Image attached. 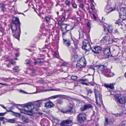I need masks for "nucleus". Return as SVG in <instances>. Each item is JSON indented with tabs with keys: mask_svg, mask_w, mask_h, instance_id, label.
I'll list each match as a JSON object with an SVG mask.
<instances>
[{
	"mask_svg": "<svg viewBox=\"0 0 126 126\" xmlns=\"http://www.w3.org/2000/svg\"><path fill=\"white\" fill-rule=\"evenodd\" d=\"M42 103L41 101L40 100L35 102L33 105L31 106L27 105L24 110H21L20 112L21 113L27 114L28 115H32L38 110V108L42 105Z\"/></svg>",
	"mask_w": 126,
	"mask_h": 126,
	"instance_id": "1",
	"label": "nucleus"
},
{
	"mask_svg": "<svg viewBox=\"0 0 126 126\" xmlns=\"http://www.w3.org/2000/svg\"><path fill=\"white\" fill-rule=\"evenodd\" d=\"M20 23L18 19L16 17L13 18L11 28L13 35L19 40L21 33Z\"/></svg>",
	"mask_w": 126,
	"mask_h": 126,
	"instance_id": "2",
	"label": "nucleus"
},
{
	"mask_svg": "<svg viewBox=\"0 0 126 126\" xmlns=\"http://www.w3.org/2000/svg\"><path fill=\"white\" fill-rule=\"evenodd\" d=\"M98 70L99 72L102 73L107 77H110L113 76L112 74L110 72V70L108 69L105 66H99Z\"/></svg>",
	"mask_w": 126,
	"mask_h": 126,
	"instance_id": "3",
	"label": "nucleus"
},
{
	"mask_svg": "<svg viewBox=\"0 0 126 126\" xmlns=\"http://www.w3.org/2000/svg\"><path fill=\"white\" fill-rule=\"evenodd\" d=\"M74 44H71V47L73 52L71 53L72 58L71 60L73 62H76L78 59V56L76 53V50L78 48V46L75 42L73 41Z\"/></svg>",
	"mask_w": 126,
	"mask_h": 126,
	"instance_id": "4",
	"label": "nucleus"
},
{
	"mask_svg": "<svg viewBox=\"0 0 126 126\" xmlns=\"http://www.w3.org/2000/svg\"><path fill=\"white\" fill-rule=\"evenodd\" d=\"M114 100L120 104H124L126 102V97L123 95L120 94H116L114 95Z\"/></svg>",
	"mask_w": 126,
	"mask_h": 126,
	"instance_id": "5",
	"label": "nucleus"
},
{
	"mask_svg": "<svg viewBox=\"0 0 126 126\" xmlns=\"http://www.w3.org/2000/svg\"><path fill=\"white\" fill-rule=\"evenodd\" d=\"M94 92L97 104L99 105H101L102 103V100L101 94L98 90L95 89H94Z\"/></svg>",
	"mask_w": 126,
	"mask_h": 126,
	"instance_id": "6",
	"label": "nucleus"
},
{
	"mask_svg": "<svg viewBox=\"0 0 126 126\" xmlns=\"http://www.w3.org/2000/svg\"><path fill=\"white\" fill-rule=\"evenodd\" d=\"M86 64L85 59L84 58H81L79 61H78L76 67L80 68L84 67L86 65Z\"/></svg>",
	"mask_w": 126,
	"mask_h": 126,
	"instance_id": "7",
	"label": "nucleus"
},
{
	"mask_svg": "<svg viewBox=\"0 0 126 126\" xmlns=\"http://www.w3.org/2000/svg\"><path fill=\"white\" fill-rule=\"evenodd\" d=\"M82 48L85 50L86 51H88L91 49V45L88 40H85L83 42Z\"/></svg>",
	"mask_w": 126,
	"mask_h": 126,
	"instance_id": "8",
	"label": "nucleus"
},
{
	"mask_svg": "<svg viewBox=\"0 0 126 126\" xmlns=\"http://www.w3.org/2000/svg\"><path fill=\"white\" fill-rule=\"evenodd\" d=\"M86 115L84 113H80L77 116L78 121L80 123H83L85 120Z\"/></svg>",
	"mask_w": 126,
	"mask_h": 126,
	"instance_id": "9",
	"label": "nucleus"
},
{
	"mask_svg": "<svg viewBox=\"0 0 126 126\" xmlns=\"http://www.w3.org/2000/svg\"><path fill=\"white\" fill-rule=\"evenodd\" d=\"M124 16H126V8L122 7L120 8V11L119 12V17H120L119 20L120 22L122 20L121 18Z\"/></svg>",
	"mask_w": 126,
	"mask_h": 126,
	"instance_id": "10",
	"label": "nucleus"
},
{
	"mask_svg": "<svg viewBox=\"0 0 126 126\" xmlns=\"http://www.w3.org/2000/svg\"><path fill=\"white\" fill-rule=\"evenodd\" d=\"M73 120L70 119L63 120L60 123V126H69L68 125L71 124Z\"/></svg>",
	"mask_w": 126,
	"mask_h": 126,
	"instance_id": "11",
	"label": "nucleus"
},
{
	"mask_svg": "<svg viewBox=\"0 0 126 126\" xmlns=\"http://www.w3.org/2000/svg\"><path fill=\"white\" fill-rule=\"evenodd\" d=\"M67 26L66 24H63L62 25L61 28V30L63 32V34L64 35L67 31H69L70 29L67 28Z\"/></svg>",
	"mask_w": 126,
	"mask_h": 126,
	"instance_id": "12",
	"label": "nucleus"
},
{
	"mask_svg": "<svg viewBox=\"0 0 126 126\" xmlns=\"http://www.w3.org/2000/svg\"><path fill=\"white\" fill-rule=\"evenodd\" d=\"M115 9L116 8L115 7L112 8L110 5H108L106 7L104 11L105 12L108 14L112 11L115 10Z\"/></svg>",
	"mask_w": 126,
	"mask_h": 126,
	"instance_id": "13",
	"label": "nucleus"
},
{
	"mask_svg": "<svg viewBox=\"0 0 126 126\" xmlns=\"http://www.w3.org/2000/svg\"><path fill=\"white\" fill-rule=\"evenodd\" d=\"M110 48L109 47H107L104 48L103 53L106 58L108 57L110 53Z\"/></svg>",
	"mask_w": 126,
	"mask_h": 126,
	"instance_id": "14",
	"label": "nucleus"
},
{
	"mask_svg": "<svg viewBox=\"0 0 126 126\" xmlns=\"http://www.w3.org/2000/svg\"><path fill=\"white\" fill-rule=\"evenodd\" d=\"M91 49L96 54H98L101 51V47L99 46L94 47Z\"/></svg>",
	"mask_w": 126,
	"mask_h": 126,
	"instance_id": "15",
	"label": "nucleus"
},
{
	"mask_svg": "<svg viewBox=\"0 0 126 126\" xmlns=\"http://www.w3.org/2000/svg\"><path fill=\"white\" fill-rule=\"evenodd\" d=\"M104 30L105 31L111 33L113 30V27L112 25H109L108 26L104 27Z\"/></svg>",
	"mask_w": 126,
	"mask_h": 126,
	"instance_id": "16",
	"label": "nucleus"
},
{
	"mask_svg": "<svg viewBox=\"0 0 126 126\" xmlns=\"http://www.w3.org/2000/svg\"><path fill=\"white\" fill-rule=\"evenodd\" d=\"M111 40L110 37L108 35L104 36L101 40V42L104 43H105L107 41H110Z\"/></svg>",
	"mask_w": 126,
	"mask_h": 126,
	"instance_id": "17",
	"label": "nucleus"
},
{
	"mask_svg": "<svg viewBox=\"0 0 126 126\" xmlns=\"http://www.w3.org/2000/svg\"><path fill=\"white\" fill-rule=\"evenodd\" d=\"M121 19L122 20L121 21V23H120L119 25L123 26H126V16H124L122 17Z\"/></svg>",
	"mask_w": 126,
	"mask_h": 126,
	"instance_id": "18",
	"label": "nucleus"
},
{
	"mask_svg": "<svg viewBox=\"0 0 126 126\" xmlns=\"http://www.w3.org/2000/svg\"><path fill=\"white\" fill-rule=\"evenodd\" d=\"M93 106L91 104H88L85 105L83 107L81 108V110L82 111H84V110L89 108H92Z\"/></svg>",
	"mask_w": 126,
	"mask_h": 126,
	"instance_id": "19",
	"label": "nucleus"
},
{
	"mask_svg": "<svg viewBox=\"0 0 126 126\" xmlns=\"http://www.w3.org/2000/svg\"><path fill=\"white\" fill-rule=\"evenodd\" d=\"M105 121L106 122L105 124V126H106L107 125H111L113 124L112 121L110 119H108L107 117H105Z\"/></svg>",
	"mask_w": 126,
	"mask_h": 126,
	"instance_id": "20",
	"label": "nucleus"
},
{
	"mask_svg": "<svg viewBox=\"0 0 126 126\" xmlns=\"http://www.w3.org/2000/svg\"><path fill=\"white\" fill-rule=\"evenodd\" d=\"M45 106L47 108H50L52 107L53 106V105L52 102L49 101L45 103Z\"/></svg>",
	"mask_w": 126,
	"mask_h": 126,
	"instance_id": "21",
	"label": "nucleus"
},
{
	"mask_svg": "<svg viewBox=\"0 0 126 126\" xmlns=\"http://www.w3.org/2000/svg\"><path fill=\"white\" fill-rule=\"evenodd\" d=\"M64 44L66 46L68 47L71 44V42L68 39H63Z\"/></svg>",
	"mask_w": 126,
	"mask_h": 126,
	"instance_id": "22",
	"label": "nucleus"
},
{
	"mask_svg": "<svg viewBox=\"0 0 126 126\" xmlns=\"http://www.w3.org/2000/svg\"><path fill=\"white\" fill-rule=\"evenodd\" d=\"M104 86L108 89L109 88L110 89H112L114 88L113 84L111 83H105L104 84Z\"/></svg>",
	"mask_w": 126,
	"mask_h": 126,
	"instance_id": "23",
	"label": "nucleus"
},
{
	"mask_svg": "<svg viewBox=\"0 0 126 126\" xmlns=\"http://www.w3.org/2000/svg\"><path fill=\"white\" fill-rule=\"evenodd\" d=\"M70 109L66 111H62V112L63 113L70 114L73 112L72 111L73 107L71 106L70 107Z\"/></svg>",
	"mask_w": 126,
	"mask_h": 126,
	"instance_id": "24",
	"label": "nucleus"
},
{
	"mask_svg": "<svg viewBox=\"0 0 126 126\" xmlns=\"http://www.w3.org/2000/svg\"><path fill=\"white\" fill-rule=\"evenodd\" d=\"M22 120L23 122L25 123H29L30 122V120L29 118L24 117H22Z\"/></svg>",
	"mask_w": 126,
	"mask_h": 126,
	"instance_id": "25",
	"label": "nucleus"
},
{
	"mask_svg": "<svg viewBox=\"0 0 126 126\" xmlns=\"http://www.w3.org/2000/svg\"><path fill=\"white\" fill-rule=\"evenodd\" d=\"M5 5H4L2 3L0 4V7L1 8V10L3 11H4L6 10V8L5 7Z\"/></svg>",
	"mask_w": 126,
	"mask_h": 126,
	"instance_id": "26",
	"label": "nucleus"
},
{
	"mask_svg": "<svg viewBox=\"0 0 126 126\" xmlns=\"http://www.w3.org/2000/svg\"><path fill=\"white\" fill-rule=\"evenodd\" d=\"M119 126H126V121H123L121 122Z\"/></svg>",
	"mask_w": 126,
	"mask_h": 126,
	"instance_id": "27",
	"label": "nucleus"
},
{
	"mask_svg": "<svg viewBox=\"0 0 126 126\" xmlns=\"http://www.w3.org/2000/svg\"><path fill=\"white\" fill-rule=\"evenodd\" d=\"M57 104H62L63 103L62 100L60 99H58L57 100Z\"/></svg>",
	"mask_w": 126,
	"mask_h": 126,
	"instance_id": "28",
	"label": "nucleus"
},
{
	"mask_svg": "<svg viewBox=\"0 0 126 126\" xmlns=\"http://www.w3.org/2000/svg\"><path fill=\"white\" fill-rule=\"evenodd\" d=\"M114 33L115 35H119L120 34V32L118 29H116L114 31Z\"/></svg>",
	"mask_w": 126,
	"mask_h": 126,
	"instance_id": "29",
	"label": "nucleus"
},
{
	"mask_svg": "<svg viewBox=\"0 0 126 126\" xmlns=\"http://www.w3.org/2000/svg\"><path fill=\"white\" fill-rule=\"evenodd\" d=\"M6 113V112L0 113V116H3ZM4 118L3 117H1L0 116V120L2 121L4 120Z\"/></svg>",
	"mask_w": 126,
	"mask_h": 126,
	"instance_id": "30",
	"label": "nucleus"
},
{
	"mask_svg": "<svg viewBox=\"0 0 126 126\" xmlns=\"http://www.w3.org/2000/svg\"><path fill=\"white\" fill-rule=\"evenodd\" d=\"M71 78L74 81H76L78 77L77 76H72Z\"/></svg>",
	"mask_w": 126,
	"mask_h": 126,
	"instance_id": "31",
	"label": "nucleus"
},
{
	"mask_svg": "<svg viewBox=\"0 0 126 126\" xmlns=\"http://www.w3.org/2000/svg\"><path fill=\"white\" fill-rule=\"evenodd\" d=\"M83 35L82 32H79V39H83Z\"/></svg>",
	"mask_w": 126,
	"mask_h": 126,
	"instance_id": "32",
	"label": "nucleus"
},
{
	"mask_svg": "<svg viewBox=\"0 0 126 126\" xmlns=\"http://www.w3.org/2000/svg\"><path fill=\"white\" fill-rule=\"evenodd\" d=\"M65 3L66 6H70V2L68 0H66L65 2Z\"/></svg>",
	"mask_w": 126,
	"mask_h": 126,
	"instance_id": "33",
	"label": "nucleus"
},
{
	"mask_svg": "<svg viewBox=\"0 0 126 126\" xmlns=\"http://www.w3.org/2000/svg\"><path fill=\"white\" fill-rule=\"evenodd\" d=\"M13 115L16 116H18L19 117L20 116V114L19 113H16L14 112H13Z\"/></svg>",
	"mask_w": 126,
	"mask_h": 126,
	"instance_id": "34",
	"label": "nucleus"
},
{
	"mask_svg": "<svg viewBox=\"0 0 126 126\" xmlns=\"http://www.w3.org/2000/svg\"><path fill=\"white\" fill-rule=\"evenodd\" d=\"M88 81V80L87 79H80L79 80V81Z\"/></svg>",
	"mask_w": 126,
	"mask_h": 126,
	"instance_id": "35",
	"label": "nucleus"
},
{
	"mask_svg": "<svg viewBox=\"0 0 126 126\" xmlns=\"http://www.w3.org/2000/svg\"><path fill=\"white\" fill-rule=\"evenodd\" d=\"M13 69L15 71L17 72L19 71V70L18 69V67H15L13 68Z\"/></svg>",
	"mask_w": 126,
	"mask_h": 126,
	"instance_id": "36",
	"label": "nucleus"
},
{
	"mask_svg": "<svg viewBox=\"0 0 126 126\" xmlns=\"http://www.w3.org/2000/svg\"><path fill=\"white\" fill-rule=\"evenodd\" d=\"M53 122L56 124H57L59 122V120L57 118H55L53 120Z\"/></svg>",
	"mask_w": 126,
	"mask_h": 126,
	"instance_id": "37",
	"label": "nucleus"
},
{
	"mask_svg": "<svg viewBox=\"0 0 126 126\" xmlns=\"http://www.w3.org/2000/svg\"><path fill=\"white\" fill-rule=\"evenodd\" d=\"M72 6L73 8L75 9H76L77 8V5L74 3L72 4Z\"/></svg>",
	"mask_w": 126,
	"mask_h": 126,
	"instance_id": "38",
	"label": "nucleus"
},
{
	"mask_svg": "<svg viewBox=\"0 0 126 126\" xmlns=\"http://www.w3.org/2000/svg\"><path fill=\"white\" fill-rule=\"evenodd\" d=\"M10 62L13 65H14L16 63L13 60H10Z\"/></svg>",
	"mask_w": 126,
	"mask_h": 126,
	"instance_id": "39",
	"label": "nucleus"
},
{
	"mask_svg": "<svg viewBox=\"0 0 126 126\" xmlns=\"http://www.w3.org/2000/svg\"><path fill=\"white\" fill-rule=\"evenodd\" d=\"M65 95H61V94H59L58 95V98L60 97V98H64V96Z\"/></svg>",
	"mask_w": 126,
	"mask_h": 126,
	"instance_id": "40",
	"label": "nucleus"
},
{
	"mask_svg": "<svg viewBox=\"0 0 126 126\" xmlns=\"http://www.w3.org/2000/svg\"><path fill=\"white\" fill-rule=\"evenodd\" d=\"M45 19L47 22H48L50 21V19L48 17H45Z\"/></svg>",
	"mask_w": 126,
	"mask_h": 126,
	"instance_id": "41",
	"label": "nucleus"
},
{
	"mask_svg": "<svg viewBox=\"0 0 126 126\" xmlns=\"http://www.w3.org/2000/svg\"><path fill=\"white\" fill-rule=\"evenodd\" d=\"M87 92L88 94H91L93 92L90 89H89L87 90Z\"/></svg>",
	"mask_w": 126,
	"mask_h": 126,
	"instance_id": "42",
	"label": "nucleus"
},
{
	"mask_svg": "<svg viewBox=\"0 0 126 126\" xmlns=\"http://www.w3.org/2000/svg\"><path fill=\"white\" fill-rule=\"evenodd\" d=\"M15 121L14 119H10L9 120V122L10 123H13L15 122Z\"/></svg>",
	"mask_w": 126,
	"mask_h": 126,
	"instance_id": "43",
	"label": "nucleus"
},
{
	"mask_svg": "<svg viewBox=\"0 0 126 126\" xmlns=\"http://www.w3.org/2000/svg\"><path fill=\"white\" fill-rule=\"evenodd\" d=\"M51 98L53 99H55L58 98V95L53 96H52Z\"/></svg>",
	"mask_w": 126,
	"mask_h": 126,
	"instance_id": "44",
	"label": "nucleus"
},
{
	"mask_svg": "<svg viewBox=\"0 0 126 126\" xmlns=\"http://www.w3.org/2000/svg\"><path fill=\"white\" fill-rule=\"evenodd\" d=\"M67 63L65 62L63 63L62 64V66H65L67 65Z\"/></svg>",
	"mask_w": 126,
	"mask_h": 126,
	"instance_id": "45",
	"label": "nucleus"
},
{
	"mask_svg": "<svg viewBox=\"0 0 126 126\" xmlns=\"http://www.w3.org/2000/svg\"><path fill=\"white\" fill-rule=\"evenodd\" d=\"M0 31L2 33L4 32V29L1 26H0Z\"/></svg>",
	"mask_w": 126,
	"mask_h": 126,
	"instance_id": "46",
	"label": "nucleus"
},
{
	"mask_svg": "<svg viewBox=\"0 0 126 126\" xmlns=\"http://www.w3.org/2000/svg\"><path fill=\"white\" fill-rule=\"evenodd\" d=\"M93 16V17L94 18V19L96 20V16L94 15V14H92Z\"/></svg>",
	"mask_w": 126,
	"mask_h": 126,
	"instance_id": "47",
	"label": "nucleus"
},
{
	"mask_svg": "<svg viewBox=\"0 0 126 126\" xmlns=\"http://www.w3.org/2000/svg\"><path fill=\"white\" fill-rule=\"evenodd\" d=\"M114 115L116 116H119L120 117L121 115L120 114H114Z\"/></svg>",
	"mask_w": 126,
	"mask_h": 126,
	"instance_id": "48",
	"label": "nucleus"
},
{
	"mask_svg": "<svg viewBox=\"0 0 126 126\" xmlns=\"http://www.w3.org/2000/svg\"><path fill=\"white\" fill-rule=\"evenodd\" d=\"M81 83L82 84H85L86 85H88V84L87 83L84 82V81H81Z\"/></svg>",
	"mask_w": 126,
	"mask_h": 126,
	"instance_id": "49",
	"label": "nucleus"
},
{
	"mask_svg": "<svg viewBox=\"0 0 126 126\" xmlns=\"http://www.w3.org/2000/svg\"><path fill=\"white\" fill-rule=\"evenodd\" d=\"M79 7L81 8L82 9H83L84 8V6L83 5L82 3H81L79 5Z\"/></svg>",
	"mask_w": 126,
	"mask_h": 126,
	"instance_id": "50",
	"label": "nucleus"
},
{
	"mask_svg": "<svg viewBox=\"0 0 126 126\" xmlns=\"http://www.w3.org/2000/svg\"><path fill=\"white\" fill-rule=\"evenodd\" d=\"M91 9H93L94 8V5L92 3L91 4Z\"/></svg>",
	"mask_w": 126,
	"mask_h": 126,
	"instance_id": "51",
	"label": "nucleus"
},
{
	"mask_svg": "<svg viewBox=\"0 0 126 126\" xmlns=\"http://www.w3.org/2000/svg\"><path fill=\"white\" fill-rule=\"evenodd\" d=\"M43 59H39L38 60V61H37V62L39 63H40L42 61H41Z\"/></svg>",
	"mask_w": 126,
	"mask_h": 126,
	"instance_id": "52",
	"label": "nucleus"
},
{
	"mask_svg": "<svg viewBox=\"0 0 126 126\" xmlns=\"http://www.w3.org/2000/svg\"><path fill=\"white\" fill-rule=\"evenodd\" d=\"M0 106L1 107H2V108H4V109H6L5 107L3 105L0 104Z\"/></svg>",
	"mask_w": 126,
	"mask_h": 126,
	"instance_id": "53",
	"label": "nucleus"
},
{
	"mask_svg": "<svg viewBox=\"0 0 126 126\" xmlns=\"http://www.w3.org/2000/svg\"><path fill=\"white\" fill-rule=\"evenodd\" d=\"M19 91H20V92L21 93H25V92L22 90H19Z\"/></svg>",
	"mask_w": 126,
	"mask_h": 126,
	"instance_id": "54",
	"label": "nucleus"
},
{
	"mask_svg": "<svg viewBox=\"0 0 126 126\" xmlns=\"http://www.w3.org/2000/svg\"><path fill=\"white\" fill-rule=\"evenodd\" d=\"M54 55L56 57H57V55L55 52H54Z\"/></svg>",
	"mask_w": 126,
	"mask_h": 126,
	"instance_id": "55",
	"label": "nucleus"
},
{
	"mask_svg": "<svg viewBox=\"0 0 126 126\" xmlns=\"http://www.w3.org/2000/svg\"><path fill=\"white\" fill-rule=\"evenodd\" d=\"M15 55L16 56H18L19 55V53H16L15 54Z\"/></svg>",
	"mask_w": 126,
	"mask_h": 126,
	"instance_id": "56",
	"label": "nucleus"
},
{
	"mask_svg": "<svg viewBox=\"0 0 126 126\" xmlns=\"http://www.w3.org/2000/svg\"><path fill=\"white\" fill-rule=\"evenodd\" d=\"M82 96L86 99H87L88 98V97H85L83 95H82Z\"/></svg>",
	"mask_w": 126,
	"mask_h": 126,
	"instance_id": "57",
	"label": "nucleus"
},
{
	"mask_svg": "<svg viewBox=\"0 0 126 126\" xmlns=\"http://www.w3.org/2000/svg\"><path fill=\"white\" fill-rule=\"evenodd\" d=\"M25 63L26 64H28L29 65H30V62H29V61H28L27 62H26Z\"/></svg>",
	"mask_w": 126,
	"mask_h": 126,
	"instance_id": "58",
	"label": "nucleus"
},
{
	"mask_svg": "<svg viewBox=\"0 0 126 126\" xmlns=\"http://www.w3.org/2000/svg\"><path fill=\"white\" fill-rule=\"evenodd\" d=\"M90 84H91V85L93 86L94 85V83H93L92 82H91L90 83Z\"/></svg>",
	"mask_w": 126,
	"mask_h": 126,
	"instance_id": "59",
	"label": "nucleus"
},
{
	"mask_svg": "<svg viewBox=\"0 0 126 126\" xmlns=\"http://www.w3.org/2000/svg\"><path fill=\"white\" fill-rule=\"evenodd\" d=\"M0 84H2V85H7L6 84H3V83H0Z\"/></svg>",
	"mask_w": 126,
	"mask_h": 126,
	"instance_id": "60",
	"label": "nucleus"
},
{
	"mask_svg": "<svg viewBox=\"0 0 126 126\" xmlns=\"http://www.w3.org/2000/svg\"><path fill=\"white\" fill-rule=\"evenodd\" d=\"M90 1L92 3L94 2V0H90Z\"/></svg>",
	"mask_w": 126,
	"mask_h": 126,
	"instance_id": "61",
	"label": "nucleus"
},
{
	"mask_svg": "<svg viewBox=\"0 0 126 126\" xmlns=\"http://www.w3.org/2000/svg\"><path fill=\"white\" fill-rule=\"evenodd\" d=\"M77 85H78V84L77 83H75V86H77Z\"/></svg>",
	"mask_w": 126,
	"mask_h": 126,
	"instance_id": "62",
	"label": "nucleus"
},
{
	"mask_svg": "<svg viewBox=\"0 0 126 126\" xmlns=\"http://www.w3.org/2000/svg\"><path fill=\"white\" fill-rule=\"evenodd\" d=\"M87 26H90V23H88V24H87Z\"/></svg>",
	"mask_w": 126,
	"mask_h": 126,
	"instance_id": "63",
	"label": "nucleus"
},
{
	"mask_svg": "<svg viewBox=\"0 0 126 126\" xmlns=\"http://www.w3.org/2000/svg\"><path fill=\"white\" fill-rule=\"evenodd\" d=\"M102 19L103 20H105V18L103 17H102Z\"/></svg>",
	"mask_w": 126,
	"mask_h": 126,
	"instance_id": "64",
	"label": "nucleus"
}]
</instances>
